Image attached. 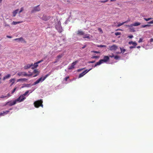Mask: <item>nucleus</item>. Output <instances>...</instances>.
I'll return each mask as SVG.
<instances>
[{
    "label": "nucleus",
    "instance_id": "obj_29",
    "mask_svg": "<svg viewBox=\"0 0 153 153\" xmlns=\"http://www.w3.org/2000/svg\"><path fill=\"white\" fill-rule=\"evenodd\" d=\"M125 22H123L122 23H121L120 22H119L118 23V25H117V27H119L121 25H123Z\"/></svg>",
    "mask_w": 153,
    "mask_h": 153
},
{
    "label": "nucleus",
    "instance_id": "obj_41",
    "mask_svg": "<svg viewBox=\"0 0 153 153\" xmlns=\"http://www.w3.org/2000/svg\"><path fill=\"white\" fill-rule=\"evenodd\" d=\"M91 52L96 53H100V52L99 51H91Z\"/></svg>",
    "mask_w": 153,
    "mask_h": 153
},
{
    "label": "nucleus",
    "instance_id": "obj_54",
    "mask_svg": "<svg viewBox=\"0 0 153 153\" xmlns=\"http://www.w3.org/2000/svg\"><path fill=\"white\" fill-rule=\"evenodd\" d=\"M149 42H150V43H151L152 42H153V38L151 39H150Z\"/></svg>",
    "mask_w": 153,
    "mask_h": 153
},
{
    "label": "nucleus",
    "instance_id": "obj_48",
    "mask_svg": "<svg viewBox=\"0 0 153 153\" xmlns=\"http://www.w3.org/2000/svg\"><path fill=\"white\" fill-rule=\"evenodd\" d=\"M85 69V68H83L78 69L77 70V71L80 72L82 70H83V69Z\"/></svg>",
    "mask_w": 153,
    "mask_h": 153
},
{
    "label": "nucleus",
    "instance_id": "obj_42",
    "mask_svg": "<svg viewBox=\"0 0 153 153\" xmlns=\"http://www.w3.org/2000/svg\"><path fill=\"white\" fill-rule=\"evenodd\" d=\"M23 10H24L23 7H21L20 9V10L19 11V13H20L22 12L23 11Z\"/></svg>",
    "mask_w": 153,
    "mask_h": 153
},
{
    "label": "nucleus",
    "instance_id": "obj_50",
    "mask_svg": "<svg viewBox=\"0 0 153 153\" xmlns=\"http://www.w3.org/2000/svg\"><path fill=\"white\" fill-rule=\"evenodd\" d=\"M43 61V60H41L40 61H38L36 62L37 63V64H38L41 63V62H42Z\"/></svg>",
    "mask_w": 153,
    "mask_h": 153
},
{
    "label": "nucleus",
    "instance_id": "obj_56",
    "mask_svg": "<svg viewBox=\"0 0 153 153\" xmlns=\"http://www.w3.org/2000/svg\"><path fill=\"white\" fill-rule=\"evenodd\" d=\"M98 47L102 48V47H105V45H99L98 46Z\"/></svg>",
    "mask_w": 153,
    "mask_h": 153
},
{
    "label": "nucleus",
    "instance_id": "obj_11",
    "mask_svg": "<svg viewBox=\"0 0 153 153\" xmlns=\"http://www.w3.org/2000/svg\"><path fill=\"white\" fill-rule=\"evenodd\" d=\"M50 19L49 16H47L46 15H43V16L42 17L41 19L43 20L47 21Z\"/></svg>",
    "mask_w": 153,
    "mask_h": 153
},
{
    "label": "nucleus",
    "instance_id": "obj_8",
    "mask_svg": "<svg viewBox=\"0 0 153 153\" xmlns=\"http://www.w3.org/2000/svg\"><path fill=\"white\" fill-rule=\"evenodd\" d=\"M45 80V79H44V77L43 78L42 77H41L39 78V79H38L37 80H36L34 82L33 84L32 85H35L38 84L40 82H42L43 81H44Z\"/></svg>",
    "mask_w": 153,
    "mask_h": 153
},
{
    "label": "nucleus",
    "instance_id": "obj_14",
    "mask_svg": "<svg viewBox=\"0 0 153 153\" xmlns=\"http://www.w3.org/2000/svg\"><path fill=\"white\" fill-rule=\"evenodd\" d=\"M14 40L17 41V42H22V41H24V39L22 37H20L19 38H17L15 39H14Z\"/></svg>",
    "mask_w": 153,
    "mask_h": 153
},
{
    "label": "nucleus",
    "instance_id": "obj_2",
    "mask_svg": "<svg viewBox=\"0 0 153 153\" xmlns=\"http://www.w3.org/2000/svg\"><path fill=\"white\" fill-rule=\"evenodd\" d=\"M55 28L59 33H62L63 30V29L61 25V22L59 21L55 25Z\"/></svg>",
    "mask_w": 153,
    "mask_h": 153
},
{
    "label": "nucleus",
    "instance_id": "obj_51",
    "mask_svg": "<svg viewBox=\"0 0 153 153\" xmlns=\"http://www.w3.org/2000/svg\"><path fill=\"white\" fill-rule=\"evenodd\" d=\"M135 47H136V46H131L129 47V48L131 49L132 48H135Z\"/></svg>",
    "mask_w": 153,
    "mask_h": 153
},
{
    "label": "nucleus",
    "instance_id": "obj_16",
    "mask_svg": "<svg viewBox=\"0 0 153 153\" xmlns=\"http://www.w3.org/2000/svg\"><path fill=\"white\" fill-rule=\"evenodd\" d=\"M10 76L11 75L10 74H8L4 77L3 80H4L6 79L9 78L10 77Z\"/></svg>",
    "mask_w": 153,
    "mask_h": 153
},
{
    "label": "nucleus",
    "instance_id": "obj_24",
    "mask_svg": "<svg viewBox=\"0 0 153 153\" xmlns=\"http://www.w3.org/2000/svg\"><path fill=\"white\" fill-rule=\"evenodd\" d=\"M140 24V23L139 22H136L132 24V25L134 26H138Z\"/></svg>",
    "mask_w": 153,
    "mask_h": 153
},
{
    "label": "nucleus",
    "instance_id": "obj_38",
    "mask_svg": "<svg viewBox=\"0 0 153 153\" xmlns=\"http://www.w3.org/2000/svg\"><path fill=\"white\" fill-rule=\"evenodd\" d=\"M7 96H4V95H1L0 97V98H6L7 99Z\"/></svg>",
    "mask_w": 153,
    "mask_h": 153
},
{
    "label": "nucleus",
    "instance_id": "obj_60",
    "mask_svg": "<svg viewBox=\"0 0 153 153\" xmlns=\"http://www.w3.org/2000/svg\"><path fill=\"white\" fill-rule=\"evenodd\" d=\"M68 22L66 20L65 22H64V24L65 25L67 24H68Z\"/></svg>",
    "mask_w": 153,
    "mask_h": 153
},
{
    "label": "nucleus",
    "instance_id": "obj_40",
    "mask_svg": "<svg viewBox=\"0 0 153 153\" xmlns=\"http://www.w3.org/2000/svg\"><path fill=\"white\" fill-rule=\"evenodd\" d=\"M151 19H152L151 18H144V20H145L146 21H148Z\"/></svg>",
    "mask_w": 153,
    "mask_h": 153
},
{
    "label": "nucleus",
    "instance_id": "obj_46",
    "mask_svg": "<svg viewBox=\"0 0 153 153\" xmlns=\"http://www.w3.org/2000/svg\"><path fill=\"white\" fill-rule=\"evenodd\" d=\"M143 39L142 38H140L138 41L139 43H140L143 41Z\"/></svg>",
    "mask_w": 153,
    "mask_h": 153
},
{
    "label": "nucleus",
    "instance_id": "obj_58",
    "mask_svg": "<svg viewBox=\"0 0 153 153\" xmlns=\"http://www.w3.org/2000/svg\"><path fill=\"white\" fill-rule=\"evenodd\" d=\"M9 103V102H6L5 104L3 106H5L7 105H8V104Z\"/></svg>",
    "mask_w": 153,
    "mask_h": 153
},
{
    "label": "nucleus",
    "instance_id": "obj_64",
    "mask_svg": "<svg viewBox=\"0 0 153 153\" xmlns=\"http://www.w3.org/2000/svg\"><path fill=\"white\" fill-rule=\"evenodd\" d=\"M6 36L7 38H12V36H8V35L7 36Z\"/></svg>",
    "mask_w": 153,
    "mask_h": 153
},
{
    "label": "nucleus",
    "instance_id": "obj_31",
    "mask_svg": "<svg viewBox=\"0 0 153 153\" xmlns=\"http://www.w3.org/2000/svg\"><path fill=\"white\" fill-rule=\"evenodd\" d=\"M9 112V111H3V113L4 114V115H6L7 114L8 112Z\"/></svg>",
    "mask_w": 153,
    "mask_h": 153
},
{
    "label": "nucleus",
    "instance_id": "obj_27",
    "mask_svg": "<svg viewBox=\"0 0 153 153\" xmlns=\"http://www.w3.org/2000/svg\"><path fill=\"white\" fill-rule=\"evenodd\" d=\"M33 73H37V74H36L35 75H34L33 76L34 77H36V76H37L38 75V74H39V73H38V71L37 70H36V69H35V70H34Z\"/></svg>",
    "mask_w": 153,
    "mask_h": 153
},
{
    "label": "nucleus",
    "instance_id": "obj_47",
    "mask_svg": "<svg viewBox=\"0 0 153 153\" xmlns=\"http://www.w3.org/2000/svg\"><path fill=\"white\" fill-rule=\"evenodd\" d=\"M71 19V17H69L67 19V21H68V22H70V20Z\"/></svg>",
    "mask_w": 153,
    "mask_h": 153
},
{
    "label": "nucleus",
    "instance_id": "obj_37",
    "mask_svg": "<svg viewBox=\"0 0 153 153\" xmlns=\"http://www.w3.org/2000/svg\"><path fill=\"white\" fill-rule=\"evenodd\" d=\"M16 87H15L14 89L11 91V94H13L15 91H16Z\"/></svg>",
    "mask_w": 153,
    "mask_h": 153
},
{
    "label": "nucleus",
    "instance_id": "obj_17",
    "mask_svg": "<svg viewBox=\"0 0 153 153\" xmlns=\"http://www.w3.org/2000/svg\"><path fill=\"white\" fill-rule=\"evenodd\" d=\"M77 34L80 36L83 35H84V33L82 31L79 30L77 31Z\"/></svg>",
    "mask_w": 153,
    "mask_h": 153
},
{
    "label": "nucleus",
    "instance_id": "obj_36",
    "mask_svg": "<svg viewBox=\"0 0 153 153\" xmlns=\"http://www.w3.org/2000/svg\"><path fill=\"white\" fill-rule=\"evenodd\" d=\"M109 0H105L104 1H99V2H101V3H105L106 2H107Z\"/></svg>",
    "mask_w": 153,
    "mask_h": 153
},
{
    "label": "nucleus",
    "instance_id": "obj_12",
    "mask_svg": "<svg viewBox=\"0 0 153 153\" xmlns=\"http://www.w3.org/2000/svg\"><path fill=\"white\" fill-rule=\"evenodd\" d=\"M117 48L118 47L116 45H114L110 47V50L111 51L115 50L117 49Z\"/></svg>",
    "mask_w": 153,
    "mask_h": 153
},
{
    "label": "nucleus",
    "instance_id": "obj_57",
    "mask_svg": "<svg viewBox=\"0 0 153 153\" xmlns=\"http://www.w3.org/2000/svg\"><path fill=\"white\" fill-rule=\"evenodd\" d=\"M4 116V114L3 113V112H0V116Z\"/></svg>",
    "mask_w": 153,
    "mask_h": 153
},
{
    "label": "nucleus",
    "instance_id": "obj_34",
    "mask_svg": "<svg viewBox=\"0 0 153 153\" xmlns=\"http://www.w3.org/2000/svg\"><path fill=\"white\" fill-rule=\"evenodd\" d=\"M4 25L5 27H10V25L9 24H7L6 22H4Z\"/></svg>",
    "mask_w": 153,
    "mask_h": 153
},
{
    "label": "nucleus",
    "instance_id": "obj_59",
    "mask_svg": "<svg viewBox=\"0 0 153 153\" xmlns=\"http://www.w3.org/2000/svg\"><path fill=\"white\" fill-rule=\"evenodd\" d=\"M86 46H87V45H85L83 46L82 48V49H84Z\"/></svg>",
    "mask_w": 153,
    "mask_h": 153
},
{
    "label": "nucleus",
    "instance_id": "obj_7",
    "mask_svg": "<svg viewBox=\"0 0 153 153\" xmlns=\"http://www.w3.org/2000/svg\"><path fill=\"white\" fill-rule=\"evenodd\" d=\"M77 61H76L75 62H73L71 64V65H69L68 66V69L69 70H71L74 68V66L78 62Z\"/></svg>",
    "mask_w": 153,
    "mask_h": 153
},
{
    "label": "nucleus",
    "instance_id": "obj_9",
    "mask_svg": "<svg viewBox=\"0 0 153 153\" xmlns=\"http://www.w3.org/2000/svg\"><path fill=\"white\" fill-rule=\"evenodd\" d=\"M92 69V68H91L88 70H86L85 71H84L82 73H81L80 74H79V78H80L82 76H83L85 74H86L87 73L88 71H90Z\"/></svg>",
    "mask_w": 153,
    "mask_h": 153
},
{
    "label": "nucleus",
    "instance_id": "obj_4",
    "mask_svg": "<svg viewBox=\"0 0 153 153\" xmlns=\"http://www.w3.org/2000/svg\"><path fill=\"white\" fill-rule=\"evenodd\" d=\"M19 100V98H18L16 99L15 100H14L13 101H10L8 102H9V103L8 104V105L9 106H12L13 105H15L17 102H20Z\"/></svg>",
    "mask_w": 153,
    "mask_h": 153
},
{
    "label": "nucleus",
    "instance_id": "obj_3",
    "mask_svg": "<svg viewBox=\"0 0 153 153\" xmlns=\"http://www.w3.org/2000/svg\"><path fill=\"white\" fill-rule=\"evenodd\" d=\"M42 100H38L35 102L34 104L36 108H38L40 106L43 107V105L42 104Z\"/></svg>",
    "mask_w": 153,
    "mask_h": 153
},
{
    "label": "nucleus",
    "instance_id": "obj_35",
    "mask_svg": "<svg viewBox=\"0 0 153 153\" xmlns=\"http://www.w3.org/2000/svg\"><path fill=\"white\" fill-rule=\"evenodd\" d=\"M114 34L116 36H118L120 35L121 33L120 32H117L115 33Z\"/></svg>",
    "mask_w": 153,
    "mask_h": 153
},
{
    "label": "nucleus",
    "instance_id": "obj_45",
    "mask_svg": "<svg viewBox=\"0 0 153 153\" xmlns=\"http://www.w3.org/2000/svg\"><path fill=\"white\" fill-rule=\"evenodd\" d=\"M95 62V60H94V61H89L88 62V63H94Z\"/></svg>",
    "mask_w": 153,
    "mask_h": 153
},
{
    "label": "nucleus",
    "instance_id": "obj_39",
    "mask_svg": "<svg viewBox=\"0 0 153 153\" xmlns=\"http://www.w3.org/2000/svg\"><path fill=\"white\" fill-rule=\"evenodd\" d=\"M120 58V57L119 56L117 55L115 56L114 57V59H119Z\"/></svg>",
    "mask_w": 153,
    "mask_h": 153
},
{
    "label": "nucleus",
    "instance_id": "obj_26",
    "mask_svg": "<svg viewBox=\"0 0 153 153\" xmlns=\"http://www.w3.org/2000/svg\"><path fill=\"white\" fill-rule=\"evenodd\" d=\"M27 80V79H25V78L20 79H18L17 80V82H20V81H26Z\"/></svg>",
    "mask_w": 153,
    "mask_h": 153
},
{
    "label": "nucleus",
    "instance_id": "obj_22",
    "mask_svg": "<svg viewBox=\"0 0 153 153\" xmlns=\"http://www.w3.org/2000/svg\"><path fill=\"white\" fill-rule=\"evenodd\" d=\"M133 25H129L128 26L129 27L130 29L133 32L135 31L134 28L132 27Z\"/></svg>",
    "mask_w": 153,
    "mask_h": 153
},
{
    "label": "nucleus",
    "instance_id": "obj_62",
    "mask_svg": "<svg viewBox=\"0 0 153 153\" xmlns=\"http://www.w3.org/2000/svg\"><path fill=\"white\" fill-rule=\"evenodd\" d=\"M68 22L66 20L65 22H64V24L65 25L67 24H68Z\"/></svg>",
    "mask_w": 153,
    "mask_h": 153
},
{
    "label": "nucleus",
    "instance_id": "obj_21",
    "mask_svg": "<svg viewBox=\"0 0 153 153\" xmlns=\"http://www.w3.org/2000/svg\"><path fill=\"white\" fill-rule=\"evenodd\" d=\"M120 49L121 51V52H116V53H123L126 51V50L124 48H120Z\"/></svg>",
    "mask_w": 153,
    "mask_h": 153
},
{
    "label": "nucleus",
    "instance_id": "obj_52",
    "mask_svg": "<svg viewBox=\"0 0 153 153\" xmlns=\"http://www.w3.org/2000/svg\"><path fill=\"white\" fill-rule=\"evenodd\" d=\"M69 78V77L68 76V77H65L64 79V80H65V81H67V79Z\"/></svg>",
    "mask_w": 153,
    "mask_h": 153
},
{
    "label": "nucleus",
    "instance_id": "obj_63",
    "mask_svg": "<svg viewBox=\"0 0 153 153\" xmlns=\"http://www.w3.org/2000/svg\"><path fill=\"white\" fill-rule=\"evenodd\" d=\"M149 24H153V20L150 21L148 23Z\"/></svg>",
    "mask_w": 153,
    "mask_h": 153
},
{
    "label": "nucleus",
    "instance_id": "obj_61",
    "mask_svg": "<svg viewBox=\"0 0 153 153\" xmlns=\"http://www.w3.org/2000/svg\"><path fill=\"white\" fill-rule=\"evenodd\" d=\"M68 22L66 20L65 22H64V24L65 25L67 24H68Z\"/></svg>",
    "mask_w": 153,
    "mask_h": 153
},
{
    "label": "nucleus",
    "instance_id": "obj_28",
    "mask_svg": "<svg viewBox=\"0 0 153 153\" xmlns=\"http://www.w3.org/2000/svg\"><path fill=\"white\" fill-rule=\"evenodd\" d=\"M150 26V25H141V27L143 28H144V27H149Z\"/></svg>",
    "mask_w": 153,
    "mask_h": 153
},
{
    "label": "nucleus",
    "instance_id": "obj_18",
    "mask_svg": "<svg viewBox=\"0 0 153 153\" xmlns=\"http://www.w3.org/2000/svg\"><path fill=\"white\" fill-rule=\"evenodd\" d=\"M128 44L129 45L132 44L134 46H136L137 45V44L136 42H133L132 41L129 42Z\"/></svg>",
    "mask_w": 153,
    "mask_h": 153
},
{
    "label": "nucleus",
    "instance_id": "obj_43",
    "mask_svg": "<svg viewBox=\"0 0 153 153\" xmlns=\"http://www.w3.org/2000/svg\"><path fill=\"white\" fill-rule=\"evenodd\" d=\"M51 73H50L49 74H47V75H46L44 77V79H45L48 76H49L50 74Z\"/></svg>",
    "mask_w": 153,
    "mask_h": 153
},
{
    "label": "nucleus",
    "instance_id": "obj_30",
    "mask_svg": "<svg viewBox=\"0 0 153 153\" xmlns=\"http://www.w3.org/2000/svg\"><path fill=\"white\" fill-rule=\"evenodd\" d=\"M15 79H11L10 80V82H12V83L11 84V85H13V84L14 83V82Z\"/></svg>",
    "mask_w": 153,
    "mask_h": 153
},
{
    "label": "nucleus",
    "instance_id": "obj_53",
    "mask_svg": "<svg viewBox=\"0 0 153 153\" xmlns=\"http://www.w3.org/2000/svg\"><path fill=\"white\" fill-rule=\"evenodd\" d=\"M114 54H112L111 55H109V56L110 57H111V58H112V57H114Z\"/></svg>",
    "mask_w": 153,
    "mask_h": 153
},
{
    "label": "nucleus",
    "instance_id": "obj_1",
    "mask_svg": "<svg viewBox=\"0 0 153 153\" xmlns=\"http://www.w3.org/2000/svg\"><path fill=\"white\" fill-rule=\"evenodd\" d=\"M35 88H32V90L27 91L24 94L21 95L18 98H19V100L20 101V102H21L23 101L26 99V97H25V96L29 92H30V93H31L35 90Z\"/></svg>",
    "mask_w": 153,
    "mask_h": 153
},
{
    "label": "nucleus",
    "instance_id": "obj_20",
    "mask_svg": "<svg viewBox=\"0 0 153 153\" xmlns=\"http://www.w3.org/2000/svg\"><path fill=\"white\" fill-rule=\"evenodd\" d=\"M84 38H88V39H90V35L89 34H85L83 36Z\"/></svg>",
    "mask_w": 153,
    "mask_h": 153
},
{
    "label": "nucleus",
    "instance_id": "obj_55",
    "mask_svg": "<svg viewBox=\"0 0 153 153\" xmlns=\"http://www.w3.org/2000/svg\"><path fill=\"white\" fill-rule=\"evenodd\" d=\"M128 38H129L131 39V38H133V35H129V36H128Z\"/></svg>",
    "mask_w": 153,
    "mask_h": 153
},
{
    "label": "nucleus",
    "instance_id": "obj_44",
    "mask_svg": "<svg viewBox=\"0 0 153 153\" xmlns=\"http://www.w3.org/2000/svg\"><path fill=\"white\" fill-rule=\"evenodd\" d=\"M98 30L100 32H101V33H103L102 30L100 28H98Z\"/></svg>",
    "mask_w": 153,
    "mask_h": 153
},
{
    "label": "nucleus",
    "instance_id": "obj_15",
    "mask_svg": "<svg viewBox=\"0 0 153 153\" xmlns=\"http://www.w3.org/2000/svg\"><path fill=\"white\" fill-rule=\"evenodd\" d=\"M33 66V64H28L27 65H26L25 66H24V69H27L30 67H32V66Z\"/></svg>",
    "mask_w": 153,
    "mask_h": 153
},
{
    "label": "nucleus",
    "instance_id": "obj_6",
    "mask_svg": "<svg viewBox=\"0 0 153 153\" xmlns=\"http://www.w3.org/2000/svg\"><path fill=\"white\" fill-rule=\"evenodd\" d=\"M17 75L19 76H30V75L27 74L25 72H19L17 74Z\"/></svg>",
    "mask_w": 153,
    "mask_h": 153
},
{
    "label": "nucleus",
    "instance_id": "obj_23",
    "mask_svg": "<svg viewBox=\"0 0 153 153\" xmlns=\"http://www.w3.org/2000/svg\"><path fill=\"white\" fill-rule=\"evenodd\" d=\"M38 66V64L37 63V62H36L34 63L33 65V66H32V68L33 69L34 68H36Z\"/></svg>",
    "mask_w": 153,
    "mask_h": 153
},
{
    "label": "nucleus",
    "instance_id": "obj_32",
    "mask_svg": "<svg viewBox=\"0 0 153 153\" xmlns=\"http://www.w3.org/2000/svg\"><path fill=\"white\" fill-rule=\"evenodd\" d=\"M100 56H92L91 57V58L93 59H98L99 58Z\"/></svg>",
    "mask_w": 153,
    "mask_h": 153
},
{
    "label": "nucleus",
    "instance_id": "obj_10",
    "mask_svg": "<svg viewBox=\"0 0 153 153\" xmlns=\"http://www.w3.org/2000/svg\"><path fill=\"white\" fill-rule=\"evenodd\" d=\"M109 59V57L108 56H104L103 59H101V60H102V63L104 62H106L108 61Z\"/></svg>",
    "mask_w": 153,
    "mask_h": 153
},
{
    "label": "nucleus",
    "instance_id": "obj_5",
    "mask_svg": "<svg viewBox=\"0 0 153 153\" xmlns=\"http://www.w3.org/2000/svg\"><path fill=\"white\" fill-rule=\"evenodd\" d=\"M39 5L33 7V9L31 11V13H33L39 11L41 9L39 7Z\"/></svg>",
    "mask_w": 153,
    "mask_h": 153
},
{
    "label": "nucleus",
    "instance_id": "obj_19",
    "mask_svg": "<svg viewBox=\"0 0 153 153\" xmlns=\"http://www.w3.org/2000/svg\"><path fill=\"white\" fill-rule=\"evenodd\" d=\"M18 11L19 9H17L13 11V17H15L16 16L17 13H18Z\"/></svg>",
    "mask_w": 153,
    "mask_h": 153
},
{
    "label": "nucleus",
    "instance_id": "obj_25",
    "mask_svg": "<svg viewBox=\"0 0 153 153\" xmlns=\"http://www.w3.org/2000/svg\"><path fill=\"white\" fill-rule=\"evenodd\" d=\"M22 22V21L17 22L13 21L12 22V24L13 25H16L17 24H19L20 23H21Z\"/></svg>",
    "mask_w": 153,
    "mask_h": 153
},
{
    "label": "nucleus",
    "instance_id": "obj_13",
    "mask_svg": "<svg viewBox=\"0 0 153 153\" xmlns=\"http://www.w3.org/2000/svg\"><path fill=\"white\" fill-rule=\"evenodd\" d=\"M102 60H101V59H100L99 61L97 62L96 64H95V65L94 66L93 65L92 66L94 68L96 67L97 66H98V65H100L101 64H102V63H103L102 61Z\"/></svg>",
    "mask_w": 153,
    "mask_h": 153
},
{
    "label": "nucleus",
    "instance_id": "obj_49",
    "mask_svg": "<svg viewBox=\"0 0 153 153\" xmlns=\"http://www.w3.org/2000/svg\"><path fill=\"white\" fill-rule=\"evenodd\" d=\"M11 96V95L10 94V93H8L6 96H7V98H8L9 97Z\"/></svg>",
    "mask_w": 153,
    "mask_h": 153
},
{
    "label": "nucleus",
    "instance_id": "obj_33",
    "mask_svg": "<svg viewBox=\"0 0 153 153\" xmlns=\"http://www.w3.org/2000/svg\"><path fill=\"white\" fill-rule=\"evenodd\" d=\"M63 56V55L62 54H61L59 55H58L57 56V58H58V60L59 59L61 58L62 56Z\"/></svg>",
    "mask_w": 153,
    "mask_h": 153
}]
</instances>
